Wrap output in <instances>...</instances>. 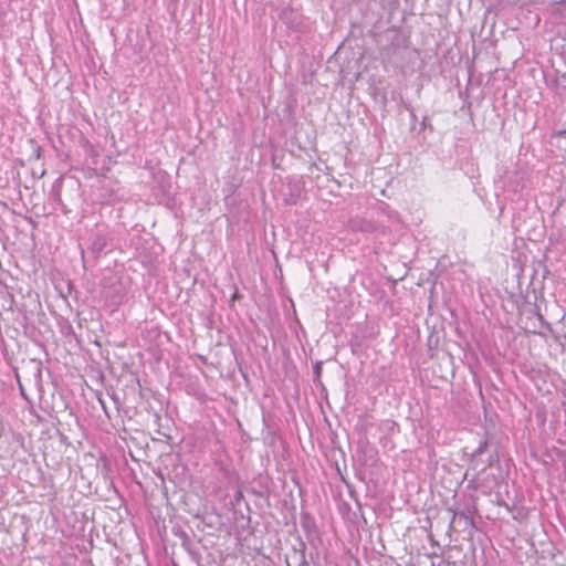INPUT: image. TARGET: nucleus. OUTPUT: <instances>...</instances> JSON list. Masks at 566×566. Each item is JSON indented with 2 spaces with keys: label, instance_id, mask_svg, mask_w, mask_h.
Masks as SVG:
<instances>
[{
  "label": "nucleus",
  "instance_id": "nucleus-1",
  "mask_svg": "<svg viewBox=\"0 0 566 566\" xmlns=\"http://www.w3.org/2000/svg\"><path fill=\"white\" fill-rule=\"evenodd\" d=\"M107 245V237L102 232H96L91 237L90 250L98 255Z\"/></svg>",
  "mask_w": 566,
  "mask_h": 566
},
{
  "label": "nucleus",
  "instance_id": "nucleus-2",
  "mask_svg": "<svg viewBox=\"0 0 566 566\" xmlns=\"http://www.w3.org/2000/svg\"><path fill=\"white\" fill-rule=\"evenodd\" d=\"M485 448H486V441H481L479 447L472 453V457L475 458L478 455H481L484 452Z\"/></svg>",
  "mask_w": 566,
  "mask_h": 566
},
{
  "label": "nucleus",
  "instance_id": "nucleus-3",
  "mask_svg": "<svg viewBox=\"0 0 566 566\" xmlns=\"http://www.w3.org/2000/svg\"><path fill=\"white\" fill-rule=\"evenodd\" d=\"M421 128L422 129H426V128H430L431 129L432 128L429 116H424L422 118V120H421Z\"/></svg>",
  "mask_w": 566,
  "mask_h": 566
},
{
  "label": "nucleus",
  "instance_id": "nucleus-4",
  "mask_svg": "<svg viewBox=\"0 0 566 566\" xmlns=\"http://www.w3.org/2000/svg\"><path fill=\"white\" fill-rule=\"evenodd\" d=\"M407 109L409 111L410 113V119L412 123L417 122V115L415 114V111L410 107H407Z\"/></svg>",
  "mask_w": 566,
  "mask_h": 566
},
{
  "label": "nucleus",
  "instance_id": "nucleus-5",
  "mask_svg": "<svg viewBox=\"0 0 566 566\" xmlns=\"http://www.w3.org/2000/svg\"><path fill=\"white\" fill-rule=\"evenodd\" d=\"M458 516H459V517L467 518V515H465L463 512L454 513V514H453V520H455Z\"/></svg>",
  "mask_w": 566,
  "mask_h": 566
},
{
  "label": "nucleus",
  "instance_id": "nucleus-6",
  "mask_svg": "<svg viewBox=\"0 0 566 566\" xmlns=\"http://www.w3.org/2000/svg\"><path fill=\"white\" fill-rule=\"evenodd\" d=\"M315 369H316V373L318 374L321 368H319V366L317 365Z\"/></svg>",
  "mask_w": 566,
  "mask_h": 566
}]
</instances>
